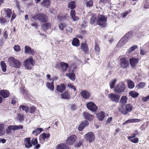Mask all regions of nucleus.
Returning <instances> with one entry per match:
<instances>
[{
  "label": "nucleus",
  "mask_w": 149,
  "mask_h": 149,
  "mask_svg": "<svg viewBox=\"0 0 149 149\" xmlns=\"http://www.w3.org/2000/svg\"><path fill=\"white\" fill-rule=\"evenodd\" d=\"M80 48L85 54L88 53L89 52V48L88 45L86 42L81 43Z\"/></svg>",
  "instance_id": "ddd939ff"
},
{
  "label": "nucleus",
  "mask_w": 149,
  "mask_h": 149,
  "mask_svg": "<svg viewBox=\"0 0 149 149\" xmlns=\"http://www.w3.org/2000/svg\"><path fill=\"white\" fill-rule=\"evenodd\" d=\"M66 89V86L63 83H62L60 85H58L56 86V91L58 92L62 93Z\"/></svg>",
  "instance_id": "2eb2a0df"
},
{
  "label": "nucleus",
  "mask_w": 149,
  "mask_h": 149,
  "mask_svg": "<svg viewBox=\"0 0 149 149\" xmlns=\"http://www.w3.org/2000/svg\"><path fill=\"white\" fill-rule=\"evenodd\" d=\"M31 17L34 20L38 19L42 23L47 22L49 19L47 15L43 13H39L34 15H32Z\"/></svg>",
  "instance_id": "f257e3e1"
},
{
  "label": "nucleus",
  "mask_w": 149,
  "mask_h": 149,
  "mask_svg": "<svg viewBox=\"0 0 149 149\" xmlns=\"http://www.w3.org/2000/svg\"><path fill=\"white\" fill-rule=\"evenodd\" d=\"M95 50L96 52H99L100 51V48L99 45L97 44H95Z\"/></svg>",
  "instance_id": "052dcab7"
},
{
  "label": "nucleus",
  "mask_w": 149,
  "mask_h": 149,
  "mask_svg": "<svg viewBox=\"0 0 149 149\" xmlns=\"http://www.w3.org/2000/svg\"><path fill=\"white\" fill-rule=\"evenodd\" d=\"M83 114L84 118L89 121L93 120L94 117L93 115L87 112H84Z\"/></svg>",
  "instance_id": "4be33fe9"
},
{
  "label": "nucleus",
  "mask_w": 149,
  "mask_h": 149,
  "mask_svg": "<svg viewBox=\"0 0 149 149\" xmlns=\"http://www.w3.org/2000/svg\"><path fill=\"white\" fill-rule=\"evenodd\" d=\"M87 109L92 112H95L98 109V107L93 102H89L86 104Z\"/></svg>",
  "instance_id": "1a4fd4ad"
},
{
  "label": "nucleus",
  "mask_w": 149,
  "mask_h": 149,
  "mask_svg": "<svg viewBox=\"0 0 149 149\" xmlns=\"http://www.w3.org/2000/svg\"><path fill=\"white\" fill-rule=\"evenodd\" d=\"M133 33V31H130L129 32L126 33L125 36H126V37H128L129 38H130V37L132 35Z\"/></svg>",
  "instance_id": "e2e57ef3"
},
{
  "label": "nucleus",
  "mask_w": 149,
  "mask_h": 149,
  "mask_svg": "<svg viewBox=\"0 0 149 149\" xmlns=\"http://www.w3.org/2000/svg\"><path fill=\"white\" fill-rule=\"evenodd\" d=\"M72 45L75 47H78L80 45L79 40L76 38H73L72 41Z\"/></svg>",
  "instance_id": "2f4dec72"
},
{
  "label": "nucleus",
  "mask_w": 149,
  "mask_h": 149,
  "mask_svg": "<svg viewBox=\"0 0 149 149\" xmlns=\"http://www.w3.org/2000/svg\"><path fill=\"white\" fill-rule=\"evenodd\" d=\"M86 6L87 7L90 8L93 6V0H90L86 3Z\"/></svg>",
  "instance_id": "a18cd8bd"
},
{
  "label": "nucleus",
  "mask_w": 149,
  "mask_h": 149,
  "mask_svg": "<svg viewBox=\"0 0 149 149\" xmlns=\"http://www.w3.org/2000/svg\"><path fill=\"white\" fill-rule=\"evenodd\" d=\"M58 18L61 20L63 21L67 19V17L66 15H63L61 16H59Z\"/></svg>",
  "instance_id": "864d4df0"
},
{
  "label": "nucleus",
  "mask_w": 149,
  "mask_h": 149,
  "mask_svg": "<svg viewBox=\"0 0 149 149\" xmlns=\"http://www.w3.org/2000/svg\"><path fill=\"white\" fill-rule=\"evenodd\" d=\"M24 52L26 54H29L32 55H34L35 53L34 49H31L30 46L28 45L25 46Z\"/></svg>",
  "instance_id": "4468645a"
},
{
  "label": "nucleus",
  "mask_w": 149,
  "mask_h": 149,
  "mask_svg": "<svg viewBox=\"0 0 149 149\" xmlns=\"http://www.w3.org/2000/svg\"><path fill=\"white\" fill-rule=\"evenodd\" d=\"M129 95L133 98H136L138 97L139 94L134 91H131L129 93Z\"/></svg>",
  "instance_id": "58836bf2"
},
{
  "label": "nucleus",
  "mask_w": 149,
  "mask_h": 149,
  "mask_svg": "<svg viewBox=\"0 0 149 149\" xmlns=\"http://www.w3.org/2000/svg\"><path fill=\"white\" fill-rule=\"evenodd\" d=\"M15 58L13 56H10L8 58V62L9 64V65L12 67L13 64L14 62Z\"/></svg>",
  "instance_id": "e433bc0d"
},
{
  "label": "nucleus",
  "mask_w": 149,
  "mask_h": 149,
  "mask_svg": "<svg viewBox=\"0 0 149 149\" xmlns=\"http://www.w3.org/2000/svg\"><path fill=\"white\" fill-rule=\"evenodd\" d=\"M9 91L6 90H0V95L3 98L8 97L10 95Z\"/></svg>",
  "instance_id": "aec40b11"
},
{
  "label": "nucleus",
  "mask_w": 149,
  "mask_h": 149,
  "mask_svg": "<svg viewBox=\"0 0 149 149\" xmlns=\"http://www.w3.org/2000/svg\"><path fill=\"white\" fill-rule=\"evenodd\" d=\"M71 68L70 67V69L69 70V71L70 72L69 73H66L65 74V75L68 77L70 79L72 80V81H74L75 79V73H74V69L72 71V72H71L70 71V68Z\"/></svg>",
  "instance_id": "412c9836"
},
{
  "label": "nucleus",
  "mask_w": 149,
  "mask_h": 149,
  "mask_svg": "<svg viewBox=\"0 0 149 149\" xmlns=\"http://www.w3.org/2000/svg\"><path fill=\"white\" fill-rule=\"evenodd\" d=\"M76 15V12L75 10H71L70 12V15L71 17H73L74 16Z\"/></svg>",
  "instance_id": "69168bd1"
},
{
  "label": "nucleus",
  "mask_w": 149,
  "mask_h": 149,
  "mask_svg": "<svg viewBox=\"0 0 149 149\" xmlns=\"http://www.w3.org/2000/svg\"><path fill=\"white\" fill-rule=\"evenodd\" d=\"M126 88V86L125 84L123 82L121 81L116 86L114 91L115 92L120 94L125 91Z\"/></svg>",
  "instance_id": "7ed1b4c3"
},
{
  "label": "nucleus",
  "mask_w": 149,
  "mask_h": 149,
  "mask_svg": "<svg viewBox=\"0 0 149 149\" xmlns=\"http://www.w3.org/2000/svg\"><path fill=\"white\" fill-rule=\"evenodd\" d=\"M23 126L22 125H10L8 127V129L6 130V133L7 134H10L12 132L11 130H15L19 129H22Z\"/></svg>",
  "instance_id": "6e6552de"
},
{
  "label": "nucleus",
  "mask_w": 149,
  "mask_h": 149,
  "mask_svg": "<svg viewBox=\"0 0 149 149\" xmlns=\"http://www.w3.org/2000/svg\"><path fill=\"white\" fill-rule=\"evenodd\" d=\"M139 135V132L137 130H136L134 131L133 133L131 134V136H128L127 138L129 140H130L132 138H135L136 136Z\"/></svg>",
  "instance_id": "f704fd0d"
},
{
  "label": "nucleus",
  "mask_w": 149,
  "mask_h": 149,
  "mask_svg": "<svg viewBox=\"0 0 149 149\" xmlns=\"http://www.w3.org/2000/svg\"><path fill=\"white\" fill-rule=\"evenodd\" d=\"M23 64L26 68L28 70L31 69L34 65V60L33 57L30 56L23 62Z\"/></svg>",
  "instance_id": "f03ea898"
},
{
  "label": "nucleus",
  "mask_w": 149,
  "mask_h": 149,
  "mask_svg": "<svg viewBox=\"0 0 149 149\" xmlns=\"http://www.w3.org/2000/svg\"><path fill=\"white\" fill-rule=\"evenodd\" d=\"M42 25V28L44 31H46L51 29L52 24L49 22H45Z\"/></svg>",
  "instance_id": "b1692460"
},
{
  "label": "nucleus",
  "mask_w": 149,
  "mask_h": 149,
  "mask_svg": "<svg viewBox=\"0 0 149 149\" xmlns=\"http://www.w3.org/2000/svg\"><path fill=\"white\" fill-rule=\"evenodd\" d=\"M149 99V95H148L146 97H142V100L144 102L147 101Z\"/></svg>",
  "instance_id": "338daca9"
},
{
  "label": "nucleus",
  "mask_w": 149,
  "mask_h": 149,
  "mask_svg": "<svg viewBox=\"0 0 149 149\" xmlns=\"http://www.w3.org/2000/svg\"><path fill=\"white\" fill-rule=\"evenodd\" d=\"M42 130L43 129L42 128H38L34 130L33 131L32 133L35 135L37 136L40 134Z\"/></svg>",
  "instance_id": "72a5a7b5"
},
{
  "label": "nucleus",
  "mask_w": 149,
  "mask_h": 149,
  "mask_svg": "<svg viewBox=\"0 0 149 149\" xmlns=\"http://www.w3.org/2000/svg\"><path fill=\"white\" fill-rule=\"evenodd\" d=\"M76 3L74 1H72L68 3V7L72 9H73L76 7Z\"/></svg>",
  "instance_id": "4c0bfd02"
},
{
  "label": "nucleus",
  "mask_w": 149,
  "mask_h": 149,
  "mask_svg": "<svg viewBox=\"0 0 149 149\" xmlns=\"http://www.w3.org/2000/svg\"><path fill=\"white\" fill-rule=\"evenodd\" d=\"M66 25V24L65 23H61L59 25V28L61 30L63 31L64 29V28L65 27Z\"/></svg>",
  "instance_id": "603ef678"
},
{
  "label": "nucleus",
  "mask_w": 149,
  "mask_h": 149,
  "mask_svg": "<svg viewBox=\"0 0 149 149\" xmlns=\"http://www.w3.org/2000/svg\"><path fill=\"white\" fill-rule=\"evenodd\" d=\"M105 116V113L103 111H100L96 114L97 117L100 121L103 120L104 119Z\"/></svg>",
  "instance_id": "393cba45"
},
{
  "label": "nucleus",
  "mask_w": 149,
  "mask_h": 149,
  "mask_svg": "<svg viewBox=\"0 0 149 149\" xmlns=\"http://www.w3.org/2000/svg\"><path fill=\"white\" fill-rule=\"evenodd\" d=\"M130 141L134 143H138L139 142V139L137 138L136 137L134 138V139H130Z\"/></svg>",
  "instance_id": "13d9d810"
},
{
  "label": "nucleus",
  "mask_w": 149,
  "mask_h": 149,
  "mask_svg": "<svg viewBox=\"0 0 149 149\" xmlns=\"http://www.w3.org/2000/svg\"><path fill=\"white\" fill-rule=\"evenodd\" d=\"M127 100L128 98L126 96H123L119 101V102L122 104L124 105L127 103Z\"/></svg>",
  "instance_id": "473e14b6"
},
{
  "label": "nucleus",
  "mask_w": 149,
  "mask_h": 149,
  "mask_svg": "<svg viewBox=\"0 0 149 149\" xmlns=\"http://www.w3.org/2000/svg\"><path fill=\"white\" fill-rule=\"evenodd\" d=\"M83 142L82 140H79V141L76 143L75 144V147L76 148H79L83 145Z\"/></svg>",
  "instance_id": "5fc2aeb1"
},
{
  "label": "nucleus",
  "mask_w": 149,
  "mask_h": 149,
  "mask_svg": "<svg viewBox=\"0 0 149 149\" xmlns=\"http://www.w3.org/2000/svg\"><path fill=\"white\" fill-rule=\"evenodd\" d=\"M1 66L2 70L3 72H5L6 70V65L3 61H2L1 62Z\"/></svg>",
  "instance_id": "79ce46f5"
},
{
  "label": "nucleus",
  "mask_w": 149,
  "mask_h": 149,
  "mask_svg": "<svg viewBox=\"0 0 149 149\" xmlns=\"http://www.w3.org/2000/svg\"><path fill=\"white\" fill-rule=\"evenodd\" d=\"M128 87L130 89L133 88L134 87V82L131 80L129 79L127 81Z\"/></svg>",
  "instance_id": "c9c22d12"
},
{
  "label": "nucleus",
  "mask_w": 149,
  "mask_h": 149,
  "mask_svg": "<svg viewBox=\"0 0 149 149\" xmlns=\"http://www.w3.org/2000/svg\"><path fill=\"white\" fill-rule=\"evenodd\" d=\"M96 20V17L95 16H93L91 17L90 19V23L91 24L93 25V24H94L95 23Z\"/></svg>",
  "instance_id": "09e8293b"
},
{
  "label": "nucleus",
  "mask_w": 149,
  "mask_h": 149,
  "mask_svg": "<svg viewBox=\"0 0 149 149\" xmlns=\"http://www.w3.org/2000/svg\"><path fill=\"white\" fill-rule=\"evenodd\" d=\"M77 139V137L76 135H71L67 138L65 143L69 145H72L75 142Z\"/></svg>",
  "instance_id": "9b49d317"
},
{
  "label": "nucleus",
  "mask_w": 149,
  "mask_h": 149,
  "mask_svg": "<svg viewBox=\"0 0 149 149\" xmlns=\"http://www.w3.org/2000/svg\"><path fill=\"white\" fill-rule=\"evenodd\" d=\"M13 48L14 50L16 52H19L21 50L20 46L18 45H15Z\"/></svg>",
  "instance_id": "8fccbe9b"
},
{
  "label": "nucleus",
  "mask_w": 149,
  "mask_h": 149,
  "mask_svg": "<svg viewBox=\"0 0 149 149\" xmlns=\"http://www.w3.org/2000/svg\"><path fill=\"white\" fill-rule=\"evenodd\" d=\"M68 86L70 88H71L74 89V91H76L77 89L75 88V87L73 85H72L71 84H68Z\"/></svg>",
  "instance_id": "0e129e2a"
},
{
  "label": "nucleus",
  "mask_w": 149,
  "mask_h": 149,
  "mask_svg": "<svg viewBox=\"0 0 149 149\" xmlns=\"http://www.w3.org/2000/svg\"><path fill=\"white\" fill-rule=\"evenodd\" d=\"M85 138L89 143H92L95 140V137L93 132H89L85 134Z\"/></svg>",
  "instance_id": "9d476101"
},
{
  "label": "nucleus",
  "mask_w": 149,
  "mask_h": 149,
  "mask_svg": "<svg viewBox=\"0 0 149 149\" xmlns=\"http://www.w3.org/2000/svg\"><path fill=\"white\" fill-rule=\"evenodd\" d=\"M36 108L34 106L31 107L30 109L29 112L31 113H33L36 111Z\"/></svg>",
  "instance_id": "6e6d98bb"
},
{
  "label": "nucleus",
  "mask_w": 149,
  "mask_h": 149,
  "mask_svg": "<svg viewBox=\"0 0 149 149\" xmlns=\"http://www.w3.org/2000/svg\"><path fill=\"white\" fill-rule=\"evenodd\" d=\"M21 93L23 94H25L27 92V91L24 88H21L20 89Z\"/></svg>",
  "instance_id": "774afa93"
},
{
  "label": "nucleus",
  "mask_w": 149,
  "mask_h": 149,
  "mask_svg": "<svg viewBox=\"0 0 149 149\" xmlns=\"http://www.w3.org/2000/svg\"><path fill=\"white\" fill-rule=\"evenodd\" d=\"M3 36L5 39H7L8 38V33L7 31L6 30V29H4L3 32Z\"/></svg>",
  "instance_id": "680f3d73"
},
{
  "label": "nucleus",
  "mask_w": 149,
  "mask_h": 149,
  "mask_svg": "<svg viewBox=\"0 0 149 149\" xmlns=\"http://www.w3.org/2000/svg\"><path fill=\"white\" fill-rule=\"evenodd\" d=\"M89 122L86 120L82 121L78 127V130L79 131H82L88 125Z\"/></svg>",
  "instance_id": "f3484780"
},
{
  "label": "nucleus",
  "mask_w": 149,
  "mask_h": 149,
  "mask_svg": "<svg viewBox=\"0 0 149 149\" xmlns=\"http://www.w3.org/2000/svg\"><path fill=\"white\" fill-rule=\"evenodd\" d=\"M107 19V18L104 15H100L97 17V24L102 27H105L106 26V23Z\"/></svg>",
  "instance_id": "39448f33"
},
{
  "label": "nucleus",
  "mask_w": 149,
  "mask_h": 149,
  "mask_svg": "<svg viewBox=\"0 0 149 149\" xmlns=\"http://www.w3.org/2000/svg\"><path fill=\"white\" fill-rule=\"evenodd\" d=\"M125 109L124 107L122 106L118 109V110L119 112L122 114L126 115L127 114L128 112L132 111L133 109V107L131 104H129L125 105Z\"/></svg>",
  "instance_id": "20e7f679"
},
{
  "label": "nucleus",
  "mask_w": 149,
  "mask_h": 149,
  "mask_svg": "<svg viewBox=\"0 0 149 149\" xmlns=\"http://www.w3.org/2000/svg\"><path fill=\"white\" fill-rule=\"evenodd\" d=\"M116 81V79H113L110 82L109 84L111 89L114 88Z\"/></svg>",
  "instance_id": "a19ab883"
},
{
  "label": "nucleus",
  "mask_w": 149,
  "mask_h": 149,
  "mask_svg": "<svg viewBox=\"0 0 149 149\" xmlns=\"http://www.w3.org/2000/svg\"><path fill=\"white\" fill-rule=\"evenodd\" d=\"M31 145H35L38 143V140L37 138H33L31 141Z\"/></svg>",
  "instance_id": "3c124183"
},
{
  "label": "nucleus",
  "mask_w": 149,
  "mask_h": 149,
  "mask_svg": "<svg viewBox=\"0 0 149 149\" xmlns=\"http://www.w3.org/2000/svg\"><path fill=\"white\" fill-rule=\"evenodd\" d=\"M21 62L19 60L16 59L11 67L16 68H19L21 66Z\"/></svg>",
  "instance_id": "bb28decb"
},
{
  "label": "nucleus",
  "mask_w": 149,
  "mask_h": 149,
  "mask_svg": "<svg viewBox=\"0 0 149 149\" xmlns=\"http://www.w3.org/2000/svg\"><path fill=\"white\" fill-rule=\"evenodd\" d=\"M50 134L49 133L46 134L45 133H42L40 134L39 137V140L40 141H45V139H47L49 137Z\"/></svg>",
  "instance_id": "5701e85b"
},
{
  "label": "nucleus",
  "mask_w": 149,
  "mask_h": 149,
  "mask_svg": "<svg viewBox=\"0 0 149 149\" xmlns=\"http://www.w3.org/2000/svg\"><path fill=\"white\" fill-rule=\"evenodd\" d=\"M11 99H12L11 104L13 105L15 104L17 101V99L15 98V96H11Z\"/></svg>",
  "instance_id": "de8ad7c7"
},
{
  "label": "nucleus",
  "mask_w": 149,
  "mask_h": 149,
  "mask_svg": "<svg viewBox=\"0 0 149 149\" xmlns=\"http://www.w3.org/2000/svg\"><path fill=\"white\" fill-rule=\"evenodd\" d=\"M5 133V131L3 124H0V136L3 135Z\"/></svg>",
  "instance_id": "ea45409f"
},
{
  "label": "nucleus",
  "mask_w": 149,
  "mask_h": 149,
  "mask_svg": "<svg viewBox=\"0 0 149 149\" xmlns=\"http://www.w3.org/2000/svg\"><path fill=\"white\" fill-rule=\"evenodd\" d=\"M17 119L20 122H21L24 120V117L23 115L18 113L17 115Z\"/></svg>",
  "instance_id": "c03bdc74"
},
{
  "label": "nucleus",
  "mask_w": 149,
  "mask_h": 149,
  "mask_svg": "<svg viewBox=\"0 0 149 149\" xmlns=\"http://www.w3.org/2000/svg\"><path fill=\"white\" fill-rule=\"evenodd\" d=\"M56 149H69V148L65 143H61L57 146Z\"/></svg>",
  "instance_id": "c756f323"
},
{
  "label": "nucleus",
  "mask_w": 149,
  "mask_h": 149,
  "mask_svg": "<svg viewBox=\"0 0 149 149\" xmlns=\"http://www.w3.org/2000/svg\"><path fill=\"white\" fill-rule=\"evenodd\" d=\"M146 86V83L144 82H141L139 83L136 85V87L138 88V89L143 88Z\"/></svg>",
  "instance_id": "37998d69"
},
{
  "label": "nucleus",
  "mask_w": 149,
  "mask_h": 149,
  "mask_svg": "<svg viewBox=\"0 0 149 149\" xmlns=\"http://www.w3.org/2000/svg\"><path fill=\"white\" fill-rule=\"evenodd\" d=\"M7 22V20L6 19L4 18H2L0 17V23L1 24H5Z\"/></svg>",
  "instance_id": "4d7b16f0"
},
{
  "label": "nucleus",
  "mask_w": 149,
  "mask_h": 149,
  "mask_svg": "<svg viewBox=\"0 0 149 149\" xmlns=\"http://www.w3.org/2000/svg\"><path fill=\"white\" fill-rule=\"evenodd\" d=\"M137 48V46L136 45H133L131 47H130L128 50L129 53H130L132 52Z\"/></svg>",
  "instance_id": "49530a36"
},
{
  "label": "nucleus",
  "mask_w": 149,
  "mask_h": 149,
  "mask_svg": "<svg viewBox=\"0 0 149 149\" xmlns=\"http://www.w3.org/2000/svg\"><path fill=\"white\" fill-rule=\"evenodd\" d=\"M120 68L123 70L129 67V63L127 57H123L120 59Z\"/></svg>",
  "instance_id": "423d86ee"
},
{
  "label": "nucleus",
  "mask_w": 149,
  "mask_h": 149,
  "mask_svg": "<svg viewBox=\"0 0 149 149\" xmlns=\"http://www.w3.org/2000/svg\"><path fill=\"white\" fill-rule=\"evenodd\" d=\"M4 11L6 15L5 17H8V18H10L12 14V10L9 8H5L4 9Z\"/></svg>",
  "instance_id": "cd10ccee"
},
{
  "label": "nucleus",
  "mask_w": 149,
  "mask_h": 149,
  "mask_svg": "<svg viewBox=\"0 0 149 149\" xmlns=\"http://www.w3.org/2000/svg\"><path fill=\"white\" fill-rule=\"evenodd\" d=\"M128 41V40L127 39H123L122 38L119 42L118 43H121V45H123L125 44Z\"/></svg>",
  "instance_id": "bf43d9fd"
},
{
  "label": "nucleus",
  "mask_w": 149,
  "mask_h": 149,
  "mask_svg": "<svg viewBox=\"0 0 149 149\" xmlns=\"http://www.w3.org/2000/svg\"><path fill=\"white\" fill-rule=\"evenodd\" d=\"M31 139L30 137L26 138L24 139L23 144L26 148H29L32 146Z\"/></svg>",
  "instance_id": "dca6fc26"
},
{
  "label": "nucleus",
  "mask_w": 149,
  "mask_h": 149,
  "mask_svg": "<svg viewBox=\"0 0 149 149\" xmlns=\"http://www.w3.org/2000/svg\"><path fill=\"white\" fill-rule=\"evenodd\" d=\"M59 66L62 72H65L69 67L68 64L63 62H61L59 63Z\"/></svg>",
  "instance_id": "a211bd4d"
},
{
  "label": "nucleus",
  "mask_w": 149,
  "mask_h": 149,
  "mask_svg": "<svg viewBox=\"0 0 149 149\" xmlns=\"http://www.w3.org/2000/svg\"><path fill=\"white\" fill-rule=\"evenodd\" d=\"M61 96L62 98L64 99H70L71 97L69 93L67 91H65L63 93H62Z\"/></svg>",
  "instance_id": "a878e982"
},
{
  "label": "nucleus",
  "mask_w": 149,
  "mask_h": 149,
  "mask_svg": "<svg viewBox=\"0 0 149 149\" xmlns=\"http://www.w3.org/2000/svg\"><path fill=\"white\" fill-rule=\"evenodd\" d=\"M80 94L81 96L85 99H87L89 98L91 95V94L89 92L84 90L81 91Z\"/></svg>",
  "instance_id": "6ab92c4d"
},
{
  "label": "nucleus",
  "mask_w": 149,
  "mask_h": 149,
  "mask_svg": "<svg viewBox=\"0 0 149 149\" xmlns=\"http://www.w3.org/2000/svg\"><path fill=\"white\" fill-rule=\"evenodd\" d=\"M41 5L46 8H48L50 5V0H43L40 3Z\"/></svg>",
  "instance_id": "c85d7f7f"
},
{
  "label": "nucleus",
  "mask_w": 149,
  "mask_h": 149,
  "mask_svg": "<svg viewBox=\"0 0 149 149\" xmlns=\"http://www.w3.org/2000/svg\"><path fill=\"white\" fill-rule=\"evenodd\" d=\"M120 97V95L115 93H111L108 95V98L111 101L116 103L118 102Z\"/></svg>",
  "instance_id": "0eeeda50"
},
{
  "label": "nucleus",
  "mask_w": 149,
  "mask_h": 149,
  "mask_svg": "<svg viewBox=\"0 0 149 149\" xmlns=\"http://www.w3.org/2000/svg\"><path fill=\"white\" fill-rule=\"evenodd\" d=\"M139 59L134 57H132L129 60V62L131 66L133 68H135L136 65L139 62Z\"/></svg>",
  "instance_id": "f8f14e48"
},
{
  "label": "nucleus",
  "mask_w": 149,
  "mask_h": 149,
  "mask_svg": "<svg viewBox=\"0 0 149 149\" xmlns=\"http://www.w3.org/2000/svg\"><path fill=\"white\" fill-rule=\"evenodd\" d=\"M54 80H52V81L51 83L47 82L46 84V86L47 88L52 91H54Z\"/></svg>",
  "instance_id": "7c9ffc66"
}]
</instances>
